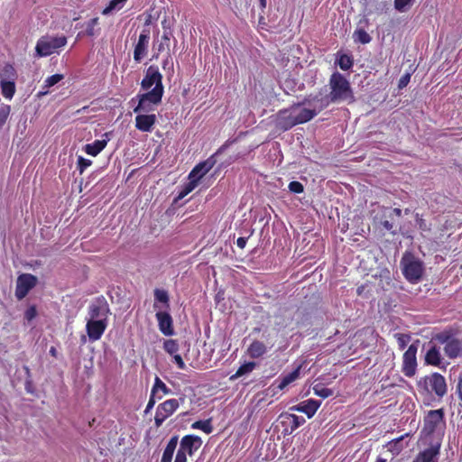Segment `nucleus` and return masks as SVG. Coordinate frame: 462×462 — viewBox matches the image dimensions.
<instances>
[{
  "label": "nucleus",
  "instance_id": "1",
  "mask_svg": "<svg viewBox=\"0 0 462 462\" xmlns=\"http://www.w3.org/2000/svg\"><path fill=\"white\" fill-rule=\"evenodd\" d=\"M330 92L328 95H323L319 92L316 95H309L303 98L301 102L291 106L293 110L298 106L311 105L312 102L318 103V110H324L331 103L347 102L348 104L355 101V97L349 81L339 72H334L329 79Z\"/></svg>",
  "mask_w": 462,
  "mask_h": 462
},
{
  "label": "nucleus",
  "instance_id": "2",
  "mask_svg": "<svg viewBox=\"0 0 462 462\" xmlns=\"http://www.w3.org/2000/svg\"><path fill=\"white\" fill-rule=\"evenodd\" d=\"M417 387L420 393L434 394L439 399L443 398L448 393L446 379L438 372L421 377L417 382Z\"/></svg>",
  "mask_w": 462,
  "mask_h": 462
},
{
  "label": "nucleus",
  "instance_id": "3",
  "mask_svg": "<svg viewBox=\"0 0 462 462\" xmlns=\"http://www.w3.org/2000/svg\"><path fill=\"white\" fill-rule=\"evenodd\" d=\"M141 88L143 90H149L145 92V98L163 97L164 87L162 84V75L159 71L157 66H150L141 81Z\"/></svg>",
  "mask_w": 462,
  "mask_h": 462
},
{
  "label": "nucleus",
  "instance_id": "4",
  "mask_svg": "<svg viewBox=\"0 0 462 462\" xmlns=\"http://www.w3.org/2000/svg\"><path fill=\"white\" fill-rule=\"evenodd\" d=\"M433 338L444 346V353L448 358L455 359L462 355V340L457 337L454 329H444L437 333Z\"/></svg>",
  "mask_w": 462,
  "mask_h": 462
},
{
  "label": "nucleus",
  "instance_id": "5",
  "mask_svg": "<svg viewBox=\"0 0 462 462\" xmlns=\"http://www.w3.org/2000/svg\"><path fill=\"white\" fill-rule=\"evenodd\" d=\"M402 272L404 278L411 283H417L424 273L423 262L411 253H405L401 260Z\"/></svg>",
  "mask_w": 462,
  "mask_h": 462
},
{
  "label": "nucleus",
  "instance_id": "6",
  "mask_svg": "<svg viewBox=\"0 0 462 462\" xmlns=\"http://www.w3.org/2000/svg\"><path fill=\"white\" fill-rule=\"evenodd\" d=\"M67 43V38L64 35L52 36L43 35L42 36L35 46L36 56L47 57L50 56Z\"/></svg>",
  "mask_w": 462,
  "mask_h": 462
},
{
  "label": "nucleus",
  "instance_id": "7",
  "mask_svg": "<svg viewBox=\"0 0 462 462\" xmlns=\"http://www.w3.org/2000/svg\"><path fill=\"white\" fill-rule=\"evenodd\" d=\"M232 142L227 140L217 151L208 157L206 161L197 164L189 174V179H195L199 181L204 175H206L217 163L216 155L222 153Z\"/></svg>",
  "mask_w": 462,
  "mask_h": 462
},
{
  "label": "nucleus",
  "instance_id": "8",
  "mask_svg": "<svg viewBox=\"0 0 462 462\" xmlns=\"http://www.w3.org/2000/svg\"><path fill=\"white\" fill-rule=\"evenodd\" d=\"M180 407V402L177 399H169L160 403L156 408L154 416V424L157 428L171 417Z\"/></svg>",
  "mask_w": 462,
  "mask_h": 462
},
{
  "label": "nucleus",
  "instance_id": "9",
  "mask_svg": "<svg viewBox=\"0 0 462 462\" xmlns=\"http://www.w3.org/2000/svg\"><path fill=\"white\" fill-rule=\"evenodd\" d=\"M37 277L31 273H22L17 277L15 297L21 300L26 297L29 291L37 284Z\"/></svg>",
  "mask_w": 462,
  "mask_h": 462
},
{
  "label": "nucleus",
  "instance_id": "10",
  "mask_svg": "<svg viewBox=\"0 0 462 462\" xmlns=\"http://www.w3.org/2000/svg\"><path fill=\"white\" fill-rule=\"evenodd\" d=\"M418 347L415 344L409 346L408 349L402 356V371L407 377H412L417 370V354Z\"/></svg>",
  "mask_w": 462,
  "mask_h": 462
},
{
  "label": "nucleus",
  "instance_id": "11",
  "mask_svg": "<svg viewBox=\"0 0 462 462\" xmlns=\"http://www.w3.org/2000/svg\"><path fill=\"white\" fill-rule=\"evenodd\" d=\"M445 425L443 409L431 410L424 417L423 430L428 434H431L439 428Z\"/></svg>",
  "mask_w": 462,
  "mask_h": 462
},
{
  "label": "nucleus",
  "instance_id": "12",
  "mask_svg": "<svg viewBox=\"0 0 462 462\" xmlns=\"http://www.w3.org/2000/svg\"><path fill=\"white\" fill-rule=\"evenodd\" d=\"M145 93H139L135 98L138 100L137 106L134 108V113H150L155 110V107L162 103V97L145 98Z\"/></svg>",
  "mask_w": 462,
  "mask_h": 462
},
{
  "label": "nucleus",
  "instance_id": "13",
  "mask_svg": "<svg viewBox=\"0 0 462 462\" xmlns=\"http://www.w3.org/2000/svg\"><path fill=\"white\" fill-rule=\"evenodd\" d=\"M149 42H150V30L143 29V32L140 33L138 41L134 46V61L140 62L147 55Z\"/></svg>",
  "mask_w": 462,
  "mask_h": 462
},
{
  "label": "nucleus",
  "instance_id": "14",
  "mask_svg": "<svg viewBox=\"0 0 462 462\" xmlns=\"http://www.w3.org/2000/svg\"><path fill=\"white\" fill-rule=\"evenodd\" d=\"M109 311V306L104 298L97 299L95 302L91 303L88 308V314L91 320H106Z\"/></svg>",
  "mask_w": 462,
  "mask_h": 462
},
{
  "label": "nucleus",
  "instance_id": "15",
  "mask_svg": "<svg viewBox=\"0 0 462 462\" xmlns=\"http://www.w3.org/2000/svg\"><path fill=\"white\" fill-rule=\"evenodd\" d=\"M134 125L135 128L143 133H151L157 122V116L155 114H143L136 113Z\"/></svg>",
  "mask_w": 462,
  "mask_h": 462
},
{
  "label": "nucleus",
  "instance_id": "16",
  "mask_svg": "<svg viewBox=\"0 0 462 462\" xmlns=\"http://www.w3.org/2000/svg\"><path fill=\"white\" fill-rule=\"evenodd\" d=\"M106 327H107L106 320H104V319L91 320V319H89L86 325V330H87V334H88L89 339L92 342H95V341L100 339L102 335L104 334Z\"/></svg>",
  "mask_w": 462,
  "mask_h": 462
},
{
  "label": "nucleus",
  "instance_id": "17",
  "mask_svg": "<svg viewBox=\"0 0 462 462\" xmlns=\"http://www.w3.org/2000/svg\"><path fill=\"white\" fill-rule=\"evenodd\" d=\"M295 115L287 109L281 110L277 114L276 127L282 131H288L297 125Z\"/></svg>",
  "mask_w": 462,
  "mask_h": 462
},
{
  "label": "nucleus",
  "instance_id": "18",
  "mask_svg": "<svg viewBox=\"0 0 462 462\" xmlns=\"http://www.w3.org/2000/svg\"><path fill=\"white\" fill-rule=\"evenodd\" d=\"M155 317L160 331L164 336H172L174 334L173 320L170 313L167 311H158Z\"/></svg>",
  "mask_w": 462,
  "mask_h": 462
},
{
  "label": "nucleus",
  "instance_id": "19",
  "mask_svg": "<svg viewBox=\"0 0 462 462\" xmlns=\"http://www.w3.org/2000/svg\"><path fill=\"white\" fill-rule=\"evenodd\" d=\"M202 445L200 437L196 435H186L180 439V449L183 452L193 455Z\"/></svg>",
  "mask_w": 462,
  "mask_h": 462
},
{
  "label": "nucleus",
  "instance_id": "20",
  "mask_svg": "<svg viewBox=\"0 0 462 462\" xmlns=\"http://www.w3.org/2000/svg\"><path fill=\"white\" fill-rule=\"evenodd\" d=\"M321 404L320 401L309 399L298 405L291 407V411H296L305 413L308 418H312Z\"/></svg>",
  "mask_w": 462,
  "mask_h": 462
},
{
  "label": "nucleus",
  "instance_id": "21",
  "mask_svg": "<svg viewBox=\"0 0 462 462\" xmlns=\"http://www.w3.org/2000/svg\"><path fill=\"white\" fill-rule=\"evenodd\" d=\"M440 444L431 445L420 452L413 462H438Z\"/></svg>",
  "mask_w": 462,
  "mask_h": 462
},
{
  "label": "nucleus",
  "instance_id": "22",
  "mask_svg": "<svg viewBox=\"0 0 462 462\" xmlns=\"http://www.w3.org/2000/svg\"><path fill=\"white\" fill-rule=\"evenodd\" d=\"M301 365H299L297 368H295L292 372L279 377L277 380L274 381L273 383V386H274L278 390H283L285 387H287L290 383L294 382L296 379L300 377Z\"/></svg>",
  "mask_w": 462,
  "mask_h": 462
},
{
  "label": "nucleus",
  "instance_id": "23",
  "mask_svg": "<svg viewBox=\"0 0 462 462\" xmlns=\"http://www.w3.org/2000/svg\"><path fill=\"white\" fill-rule=\"evenodd\" d=\"M310 106H313V108H302L297 115H295V118L297 120L298 125L305 124L314 118L319 112L322 110H318V103L312 102Z\"/></svg>",
  "mask_w": 462,
  "mask_h": 462
},
{
  "label": "nucleus",
  "instance_id": "24",
  "mask_svg": "<svg viewBox=\"0 0 462 462\" xmlns=\"http://www.w3.org/2000/svg\"><path fill=\"white\" fill-rule=\"evenodd\" d=\"M104 135L106 137V139L95 140L93 143L86 144L84 147L85 152L93 157L99 154L106 148L109 141L108 133H106Z\"/></svg>",
  "mask_w": 462,
  "mask_h": 462
},
{
  "label": "nucleus",
  "instance_id": "25",
  "mask_svg": "<svg viewBox=\"0 0 462 462\" xmlns=\"http://www.w3.org/2000/svg\"><path fill=\"white\" fill-rule=\"evenodd\" d=\"M246 353L253 359L260 358L267 353V346L263 342L255 339L249 345Z\"/></svg>",
  "mask_w": 462,
  "mask_h": 462
},
{
  "label": "nucleus",
  "instance_id": "26",
  "mask_svg": "<svg viewBox=\"0 0 462 462\" xmlns=\"http://www.w3.org/2000/svg\"><path fill=\"white\" fill-rule=\"evenodd\" d=\"M424 360L426 365L439 366L442 360L439 349L436 346H430L425 354Z\"/></svg>",
  "mask_w": 462,
  "mask_h": 462
},
{
  "label": "nucleus",
  "instance_id": "27",
  "mask_svg": "<svg viewBox=\"0 0 462 462\" xmlns=\"http://www.w3.org/2000/svg\"><path fill=\"white\" fill-rule=\"evenodd\" d=\"M178 436H172L167 443L161 462H171L174 451L178 445Z\"/></svg>",
  "mask_w": 462,
  "mask_h": 462
},
{
  "label": "nucleus",
  "instance_id": "28",
  "mask_svg": "<svg viewBox=\"0 0 462 462\" xmlns=\"http://www.w3.org/2000/svg\"><path fill=\"white\" fill-rule=\"evenodd\" d=\"M0 87H1V91H2V95L7 98V99H11L14 93H15V83H14V80H5V79H2L0 81Z\"/></svg>",
  "mask_w": 462,
  "mask_h": 462
},
{
  "label": "nucleus",
  "instance_id": "29",
  "mask_svg": "<svg viewBox=\"0 0 462 462\" xmlns=\"http://www.w3.org/2000/svg\"><path fill=\"white\" fill-rule=\"evenodd\" d=\"M153 294H154V299L156 301L153 304L154 309L159 308L157 305V302H161V303L164 304V306L166 308H169L170 298H169V294H168L167 291L162 290V289H155Z\"/></svg>",
  "mask_w": 462,
  "mask_h": 462
},
{
  "label": "nucleus",
  "instance_id": "30",
  "mask_svg": "<svg viewBox=\"0 0 462 462\" xmlns=\"http://www.w3.org/2000/svg\"><path fill=\"white\" fill-rule=\"evenodd\" d=\"M171 36V32L170 31L163 32L161 42L156 48L157 54L154 55L153 57L157 58L159 53L170 50Z\"/></svg>",
  "mask_w": 462,
  "mask_h": 462
},
{
  "label": "nucleus",
  "instance_id": "31",
  "mask_svg": "<svg viewBox=\"0 0 462 462\" xmlns=\"http://www.w3.org/2000/svg\"><path fill=\"white\" fill-rule=\"evenodd\" d=\"M159 392H162L163 395H166L171 393V389L160 379V377L156 376L151 393L152 395L157 396Z\"/></svg>",
  "mask_w": 462,
  "mask_h": 462
},
{
  "label": "nucleus",
  "instance_id": "32",
  "mask_svg": "<svg viewBox=\"0 0 462 462\" xmlns=\"http://www.w3.org/2000/svg\"><path fill=\"white\" fill-rule=\"evenodd\" d=\"M191 428L194 430H200L206 434H210L213 431L211 419L197 420L191 424Z\"/></svg>",
  "mask_w": 462,
  "mask_h": 462
},
{
  "label": "nucleus",
  "instance_id": "33",
  "mask_svg": "<svg viewBox=\"0 0 462 462\" xmlns=\"http://www.w3.org/2000/svg\"><path fill=\"white\" fill-rule=\"evenodd\" d=\"M354 40L356 42H360L362 44H367L371 42L372 38L369 33L362 28H358L354 32L353 34Z\"/></svg>",
  "mask_w": 462,
  "mask_h": 462
},
{
  "label": "nucleus",
  "instance_id": "34",
  "mask_svg": "<svg viewBox=\"0 0 462 462\" xmlns=\"http://www.w3.org/2000/svg\"><path fill=\"white\" fill-rule=\"evenodd\" d=\"M337 63L343 70H348L354 64L353 59L347 54H340Z\"/></svg>",
  "mask_w": 462,
  "mask_h": 462
},
{
  "label": "nucleus",
  "instance_id": "35",
  "mask_svg": "<svg viewBox=\"0 0 462 462\" xmlns=\"http://www.w3.org/2000/svg\"><path fill=\"white\" fill-rule=\"evenodd\" d=\"M1 77L5 80H15L17 74L16 70L11 64H5L2 69Z\"/></svg>",
  "mask_w": 462,
  "mask_h": 462
},
{
  "label": "nucleus",
  "instance_id": "36",
  "mask_svg": "<svg viewBox=\"0 0 462 462\" xmlns=\"http://www.w3.org/2000/svg\"><path fill=\"white\" fill-rule=\"evenodd\" d=\"M256 366V364L254 362H247L243 365H241L238 369L236 370L234 377H241L245 374H248L252 372Z\"/></svg>",
  "mask_w": 462,
  "mask_h": 462
},
{
  "label": "nucleus",
  "instance_id": "37",
  "mask_svg": "<svg viewBox=\"0 0 462 462\" xmlns=\"http://www.w3.org/2000/svg\"><path fill=\"white\" fill-rule=\"evenodd\" d=\"M126 0H111L107 6L102 11V14L106 15L114 10H120L123 8Z\"/></svg>",
  "mask_w": 462,
  "mask_h": 462
},
{
  "label": "nucleus",
  "instance_id": "38",
  "mask_svg": "<svg viewBox=\"0 0 462 462\" xmlns=\"http://www.w3.org/2000/svg\"><path fill=\"white\" fill-rule=\"evenodd\" d=\"M415 0H394V8L400 12H406L413 4Z\"/></svg>",
  "mask_w": 462,
  "mask_h": 462
},
{
  "label": "nucleus",
  "instance_id": "39",
  "mask_svg": "<svg viewBox=\"0 0 462 462\" xmlns=\"http://www.w3.org/2000/svg\"><path fill=\"white\" fill-rule=\"evenodd\" d=\"M163 348L168 354L173 356L179 351V344L174 339H167L163 344Z\"/></svg>",
  "mask_w": 462,
  "mask_h": 462
},
{
  "label": "nucleus",
  "instance_id": "40",
  "mask_svg": "<svg viewBox=\"0 0 462 462\" xmlns=\"http://www.w3.org/2000/svg\"><path fill=\"white\" fill-rule=\"evenodd\" d=\"M190 180L183 187L178 195V199H183L189 193H190L198 185V181L195 179H189Z\"/></svg>",
  "mask_w": 462,
  "mask_h": 462
},
{
  "label": "nucleus",
  "instance_id": "41",
  "mask_svg": "<svg viewBox=\"0 0 462 462\" xmlns=\"http://www.w3.org/2000/svg\"><path fill=\"white\" fill-rule=\"evenodd\" d=\"M314 393L322 398H328L333 395V390L324 387L323 385L317 384L313 387Z\"/></svg>",
  "mask_w": 462,
  "mask_h": 462
},
{
  "label": "nucleus",
  "instance_id": "42",
  "mask_svg": "<svg viewBox=\"0 0 462 462\" xmlns=\"http://www.w3.org/2000/svg\"><path fill=\"white\" fill-rule=\"evenodd\" d=\"M394 337L396 338L399 349L401 350H403L411 340V336L409 334L396 333Z\"/></svg>",
  "mask_w": 462,
  "mask_h": 462
},
{
  "label": "nucleus",
  "instance_id": "43",
  "mask_svg": "<svg viewBox=\"0 0 462 462\" xmlns=\"http://www.w3.org/2000/svg\"><path fill=\"white\" fill-rule=\"evenodd\" d=\"M98 22H99L98 17H95V18L90 19L86 23V34L88 36L92 37L96 34V32H97L96 26L98 24Z\"/></svg>",
  "mask_w": 462,
  "mask_h": 462
},
{
  "label": "nucleus",
  "instance_id": "44",
  "mask_svg": "<svg viewBox=\"0 0 462 462\" xmlns=\"http://www.w3.org/2000/svg\"><path fill=\"white\" fill-rule=\"evenodd\" d=\"M289 417L291 419V431H293L296 429H298L300 426L304 424L305 421H306L303 417L298 416V415H295V414H290Z\"/></svg>",
  "mask_w": 462,
  "mask_h": 462
},
{
  "label": "nucleus",
  "instance_id": "45",
  "mask_svg": "<svg viewBox=\"0 0 462 462\" xmlns=\"http://www.w3.org/2000/svg\"><path fill=\"white\" fill-rule=\"evenodd\" d=\"M63 75L62 74H54V75H51L50 77H48L45 81H44V88H49L54 85H56L57 83H59L62 79H63Z\"/></svg>",
  "mask_w": 462,
  "mask_h": 462
},
{
  "label": "nucleus",
  "instance_id": "46",
  "mask_svg": "<svg viewBox=\"0 0 462 462\" xmlns=\"http://www.w3.org/2000/svg\"><path fill=\"white\" fill-rule=\"evenodd\" d=\"M11 107L8 105H4L0 107V128L6 123L10 115Z\"/></svg>",
  "mask_w": 462,
  "mask_h": 462
},
{
  "label": "nucleus",
  "instance_id": "47",
  "mask_svg": "<svg viewBox=\"0 0 462 462\" xmlns=\"http://www.w3.org/2000/svg\"><path fill=\"white\" fill-rule=\"evenodd\" d=\"M289 190L292 193L300 194L304 191V186L300 181L293 180L289 183Z\"/></svg>",
  "mask_w": 462,
  "mask_h": 462
},
{
  "label": "nucleus",
  "instance_id": "48",
  "mask_svg": "<svg viewBox=\"0 0 462 462\" xmlns=\"http://www.w3.org/2000/svg\"><path fill=\"white\" fill-rule=\"evenodd\" d=\"M91 161L88 159H85L82 156L78 158V170L80 173H82L88 167L91 165Z\"/></svg>",
  "mask_w": 462,
  "mask_h": 462
},
{
  "label": "nucleus",
  "instance_id": "49",
  "mask_svg": "<svg viewBox=\"0 0 462 462\" xmlns=\"http://www.w3.org/2000/svg\"><path fill=\"white\" fill-rule=\"evenodd\" d=\"M380 226L384 229L392 234H395V231L393 230V224L389 219H382L380 221Z\"/></svg>",
  "mask_w": 462,
  "mask_h": 462
},
{
  "label": "nucleus",
  "instance_id": "50",
  "mask_svg": "<svg viewBox=\"0 0 462 462\" xmlns=\"http://www.w3.org/2000/svg\"><path fill=\"white\" fill-rule=\"evenodd\" d=\"M156 398L162 399V395L156 396V395H152V393H151L148 403H147L146 408H145V412L146 413L149 412L153 408V406H154V404L156 402Z\"/></svg>",
  "mask_w": 462,
  "mask_h": 462
},
{
  "label": "nucleus",
  "instance_id": "51",
  "mask_svg": "<svg viewBox=\"0 0 462 462\" xmlns=\"http://www.w3.org/2000/svg\"><path fill=\"white\" fill-rule=\"evenodd\" d=\"M36 315H37V310H36V307H35V306H31V307H29V308L26 310L25 314H24L25 319H26L27 320H29V321H30V320H32V319H33L36 317Z\"/></svg>",
  "mask_w": 462,
  "mask_h": 462
},
{
  "label": "nucleus",
  "instance_id": "52",
  "mask_svg": "<svg viewBox=\"0 0 462 462\" xmlns=\"http://www.w3.org/2000/svg\"><path fill=\"white\" fill-rule=\"evenodd\" d=\"M410 79H411V75L409 73L402 75L399 79L398 88L401 89L405 88L409 84Z\"/></svg>",
  "mask_w": 462,
  "mask_h": 462
},
{
  "label": "nucleus",
  "instance_id": "53",
  "mask_svg": "<svg viewBox=\"0 0 462 462\" xmlns=\"http://www.w3.org/2000/svg\"><path fill=\"white\" fill-rule=\"evenodd\" d=\"M173 359L180 369L184 370L186 368V365L180 355H179L178 353L173 355Z\"/></svg>",
  "mask_w": 462,
  "mask_h": 462
},
{
  "label": "nucleus",
  "instance_id": "54",
  "mask_svg": "<svg viewBox=\"0 0 462 462\" xmlns=\"http://www.w3.org/2000/svg\"><path fill=\"white\" fill-rule=\"evenodd\" d=\"M162 69L173 71V62L170 55L162 61Z\"/></svg>",
  "mask_w": 462,
  "mask_h": 462
},
{
  "label": "nucleus",
  "instance_id": "55",
  "mask_svg": "<svg viewBox=\"0 0 462 462\" xmlns=\"http://www.w3.org/2000/svg\"><path fill=\"white\" fill-rule=\"evenodd\" d=\"M174 462H187V453L179 448Z\"/></svg>",
  "mask_w": 462,
  "mask_h": 462
},
{
  "label": "nucleus",
  "instance_id": "56",
  "mask_svg": "<svg viewBox=\"0 0 462 462\" xmlns=\"http://www.w3.org/2000/svg\"><path fill=\"white\" fill-rule=\"evenodd\" d=\"M457 394L458 399L462 402V375L458 379V383L457 385Z\"/></svg>",
  "mask_w": 462,
  "mask_h": 462
},
{
  "label": "nucleus",
  "instance_id": "57",
  "mask_svg": "<svg viewBox=\"0 0 462 462\" xmlns=\"http://www.w3.org/2000/svg\"><path fill=\"white\" fill-rule=\"evenodd\" d=\"M246 242H247V238L241 236V237L237 238L236 245L239 248L243 249L245 247Z\"/></svg>",
  "mask_w": 462,
  "mask_h": 462
},
{
  "label": "nucleus",
  "instance_id": "58",
  "mask_svg": "<svg viewBox=\"0 0 462 462\" xmlns=\"http://www.w3.org/2000/svg\"><path fill=\"white\" fill-rule=\"evenodd\" d=\"M417 223L419 225V227L421 229V230H427V227H426V223L424 221V219L422 218H420L417 220Z\"/></svg>",
  "mask_w": 462,
  "mask_h": 462
},
{
  "label": "nucleus",
  "instance_id": "59",
  "mask_svg": "<svg viewBox=\"0 0 462 462\" xmlns=\"http://www.w3.org/2000/svg\"><path fill=\"white\" fill-rule=\"evenodd\" d=\"M49 353L51 356L55 358L58 357V350L55 346H51Z\"/></svg>",
  "mask_w": 462,
  "mask_h": 462
},
{
  "label": "nucleus",
  "instance_id": "60",
  "mask_svg": "<svg viewBox=\"0 0 462 462\" xmlns=\"http://www.w3.org/2000/svg\"><path fill=\"white\" fill-rule=\"evenodd\" d=\"M392 213L394 214L398 217H402V209L401 208H395L393 209Z\"/></svg>",
  "mask_w": 462,
  "mask_h": 462
},
{
  "label": "nucleus",
  "instance_id": "61",
  "mask_svg": "<svg viewBox=\"0 0 462 462\" xmlns=\"http://www.w3.org/2000/svg\"><path fill=\"white\" fill-rule=\"evenodd\" d=\"M259 3H260V6L262 8H265L266 7V0H259Z\"/></svg>",
  "mask_w": 462,
  "mask_h": 462
},
{
  "label": "nucleus",
  "instance_id": "62",
  "mask_svg": "<svg viewBox=\"0 0 462 462\" xmlns=\"http://www.w3.org/2000/svg\"><path fill=\"white\" fill-rule=\"evenodd\" d=\"M375 462H386V459L383 458L381 457H378Z\"/></svg>",
  "mask_w": 462,
  "mask_h": 462
},
{
  "label": "nucleus",
  "instance_id": "63",
  "mask_svg": "<svg viewBox=\"0 0 462 462\" xmlns=\"http://www.w3.org/2000/svg\"><path fill=\"white\" fill-rule=\"evenodd\" d=\"M26 373L29 374L30 370L28 367H25Z\"/></svg>",
  "mask_w": 462,
  "mask_h": 462
}]
</instances>
